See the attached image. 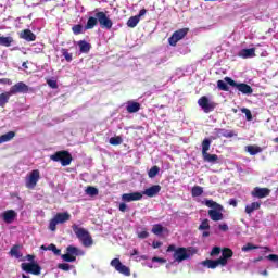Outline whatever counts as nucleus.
<instances>
[{"instance_id":"obj_1","label":"nucleus","mask_w":278,"mask_h":278,"mask_svg":"<svg viewBox=\"0 0 278 278\" xmlns=\"http://www.w3.org/2000/svg\"><path fill=\"white\" fill-rule=\"evenodd\" d=\"M230 257H233V251L229 248H225L222 251V256L217 260H205L202 261L200 264L201 266H204L205 268H211L214 270V268H218V266H227V262H229Z\"/></svg>"},{"instance_id":"obj_2","label":"nucleus","mask_w":278,"mask_h":278,"mask_svg":"<svg viewBox=\"0 0 278 278\" xmlns=\"http://www.w3.org/2000/svg\"><path fill=\"white\" fill-rule=\"evenodd\" d=\"M72 229L76 237L80 240L83 247L90 248L93 244L92 237L90 232L85 228L78 227L76 224L72 226Z\"/></svg>"},{"instance_id":"obj_3","label":"nucleus","mask_w":278,"mask_h":278,"mask_svg":"<svg viewBox=\"0 0 278 278\" xmlns=\"http://www.w3.org/2000/svg\"><path fill=\"white\" fill-rule=\"evenodd\" d=\"M173 251H174V254H173L174 262H177L178 264H180V262H184L186 260H190V256L192 255L189 249H186V248L177 249L175 245H169L167 248V252L170 253Z\"/></svg>"},{"instance_id":"obj_4","label":"nucleus","mask_w":278,"mask_h":278,"mask_svg":"<svg viewBox=\"0 0 278 278\" xmlns=\"http://www.w3.org/2000/svg\"><path fill=\"white\" fill-rule=\"evenodd\" d=\"M79 255H86V252L77 247L68 245L66 248V254L61 255V258L63 262H76Z\"/></svg>"},{"instance_id":"obj_5","label":"nucleus","mask_w":278,"mask_h":278,"mask_svg":"<svg viewBox=\"0 0 278 278\" xmlns=\"http://www.w3.org/2000/svg\"><path fill=\"white\" fill-rule=\"evenodd\" d=\"M68 220H71L68 212L58 213L49 223L50 231H55L58 229V225H64V223H68Z\"/></svg>"},{"instance_id":"obj_6","label":"nucleus","mask_w":278,"mask_h":278,"mask_svg":"<svg viewBox=\"0 0 278 278\" xmlns=\"http://www.w3.org/2000/svg\"><path fill=\"white\" fill-rule=\"evenodd\" d=\"M38 181H40V170L34 169L26 175L25 186L28 190H34L38 186Z\"/></svg>"},{"instance_id":"obj_7","label":"nucleus","mask_w":278,"mask_h":278,"mask_svg":"<svg viewBox=\"0 0 278 278\" xmlns=\"http://www.w3.org/2000/svg\"><path fill=\"white\" fill-rule=\"evenodd\" d=\"M50 160L53 162H61L62 166H70L71 162H73V157L71 153L66 151H60L50 156Z\"/></svg>"},{"instance_id":"obj_8","label":"nucleus","mask_w":278,"mask_h":278,"mask_svg":"<svg viewBox=\"0 0 278 278\" xmlns=\"http://www.w3.org/2000/svg\"><path fill=\"white\" fill-rule=\"evenodd\" d=\"M224 81H226L229 86H232V88H237L241 94H253V88L244 83H235L233 79L229 77H225Z\"/></svg>"},{"instance_id":"obj_9","label":"nucleus","mask_w":278,"mask_h":278,"mask_svg":"<svg viewBox=\"0 0 278 278\" xmlns=\"http://www.w3.org/2000/svg\"><path fill=\"white\" fill-rule=\"evenodd\" d=\"M110 266L116 270V273H119V275H124V277H130L131 276V269L124 265L121 262V258H113L110 263Z\"/></svg>"},{"instance_id":"obj_10","label":"nucleus","mask_w":278,"mask_h":278,"mask_svg":"<svg viewBox=\"0 0 278 278\" xmlns=\"http://www.w3.org/2000/svg\"><path fill=\"white\" fill-rule=\"evenodd\" d=\"M198 105L201 106V109L203 110V112H205V114H210V112H214V110L216 109L215 102L210 100L205 96L201 97L198 100Z\"/></svg>"},{"instance_id":"obj_11","label":"nucleus","mask_w":278,"mask_h":278,"mask_svg":"<svg viewBox=\"0 0 278 278\" xmlns=\"http://www.w3.org/2000/svg\"><path fill=\"white\" fill-rule=\"evenodd\" d=\"M96 17L98 18V23L102 29H112L114 23L111 21L110 16L105 14V12L100 11L96 13Z\"/></svg>"},{"instance_id":"obj_12","label":"nucleus","mask_w":278,"mask_h":278,"mask_svg":"<svg viewBox=\"0 0 278 278\" xmlns=\"http://www.w3.org/2000/svg\"><path fill=\"white\" fill-rule=\"evenodd\" d=\"M21 268H22V270H24V273H28L30 275H40V273L42 270L40 265H38V263H36V262L22 263Z\"/></svg>"},{"instance_id":"obj_13","label":"nucleus","mask_w":278,"mask_h":278,"mask_svg":"<svg viewBox=\"0 0 278 278\" xmlns=\"http://www.w3.org/2000/svg\"><path fill=\"white\" fill-rule=\"evenodd\" d=\"M186 34H188V29L186 28L176 30L168 39L170 47H176L179 40H184V38H186Z\"/></svg>"},{"instance_id":"obj_14","label":"nucleus","mask_w":278,"mask_h":278,"mask_svg":"<svg viewBox=\"0 0 278 278\" xmlns=\"http://www.w3.org/2000/svg\"><path fill=\"white\" fill-rule=\"evenodd\" d=\"M10 94L14 96V94H27V92H29V86H27L25 83L20 81L17 84H15L14 86H12L10 88Z\"/></svg>"},{"instance_id":"obj_15","label":"nucleus","mask_w":278,"mask_h":278,"mask_svg":"<svg viewBox=\"0 0 278 278\" xmlns=\"http://www.w3.org/2000/svg\"><path fill=\"white\" fill-rule=\"evenodd\" d=\"M142 199V192H132V193H124L122 195V201L124 203H131V201H141Z\"/></svg>"},{"instance_id":"obj_16","label":"nucleus","mask_w":278,"mask_h":278,"mask_svg":"<svg viewBox=\"0 0 278 278\" xmlns=\"http://www.w3.org/2000/svg\"><path fill=\"white\" fill-rule=\"evenodd\" d=\"M16 216L18 214L14 210H8L1 214V218L7 223L8 225H11L13 220H16Z\"/></svg>"},{"instance_id":"obj_17","label":"nucleus","mask_w":278,"mask_h":278,"mask_svg":"<svg viewBox=\"0 0 278 278\" xmlns=\"http://www.w3.org/2000/svg\"><path fill=\"white\" fill-rule=\"evenodd\" d=\"M270 195V189L268 188H260L256 187L252 191V197H255L256 199H265V197Z\"/></svg>"},{"instance_id":"obj_18","label":"nucleus","mask_w":278,"mask_h":278,"mask_svg":"<svg viewBox=\"0 0 278 278\" xmlns=\"http://www.w3.org/2000/svg\"><path fill=\"white\" fill-rule=\"evenodd\" d=\"M160 190H162V187L160 185H154V186L146 189L143 192H141V194H142V197L144 194L146 197L153 198V197H157V194H160Z\"/></svg>"},{"instance_id":"obj_19","label":"nucleus","mask_w":278,"mask_h":278,"mask_svg":"<svg viewBox=\"0 0 278 278\" xmlns=\"http://www.w3.org/2000/svg\"><path fill=\"white\" fill-rule=\"evenodd\" d=\"M208 216H210L211 220H214L215 223L218 220H223V218H224L223 210L212 208L208 211Z\"/></svg>"},{"instance_id":"obj_20","label":"nucleus","mask_w":278,"mask_h":278,"mask_svg":"<svg viewBox=\"0 0 278 278\" xmlns=\"http://www.w3.org/2000/svg\"><path fill=\"white\" fill-rule=\"evenodd\" d=\"M238 55H239V58H242L243 60H249L251 58H255V48L242 49Z\"/></svg>"},{"instance_id":"obj_21","label":"nucleus","mask_w":278,"mask_h":278,"mask_svg":"<svg viewBox=\"0 0 278 278\" xmlns=\"http://www.w3.org/2000/svg\"><path fill=\"white\" fill-rule=\"evenodd\" d=\"M21 38H23L24 40H26L27 42H34V40H36V34H34L31 30L29 29H25L22 35Z\"/></svg>"},{"instance_id":"obj_22","label":"nucleus","mask_w":278,"mask_h":278,"mask_svg":"<svg viewBox=\"0 0 278 278\" xmlns=\"http://www.w3.org/2000/svg\"><path fill=\"white\" fill-rule=\"evenodd\" d=\"M204 162H208V164H218V155L210 154L208 152L202 154Z\"/></svg>"},{"instance_id":"obj_23","label":"nucleus","mask_w":278,"mask_h":278,"mask_svg":"<svg viewBox=\"0 0 278 278\" xmlns=\"http://www.w3.org/2000/svg\"><path fill=\"white\" fill-rule=\"evenodd\" d=\"M262 204L260 202H252L251 204L245 205V214L251 215L252 212L260 210Z\"/></svg>"},{"instance_id":"obj_24","label":"nucleus","mask_w":278,"mask_h":278,"mask_svg":"<svg viewBox=\"0 0 278 278\" xmlns=\"http://www.w3.org/2000/svg\"><path fill=\"white\" fill-rule=\"evenodd\" d=\"M12 93L10 91L3 92L0 94V108H5V104L9 103Z\"/></svg>"},{"instance_id":"obj_25","label":"nucleus","mask_w":278,"mask_h":278,"mask_svg":"<svg viewBox=\"0 0 278 278\" xmlns=\"http://www.w3.org/2000/svg\"><path fill=\"white\" fill-rule=\"evenodd\" d=\"M99 23V18L93 17V16H90L87 21V24L85 25V29L88 30V29H94V27H97Z\"/></svg>"},{"instance_id":"obj_26","label":"nucleus","mask_w":278,"mask_h":278,"mask_svg":"<svg viewBox=\"0 0 278 278\" xmlns=\"http://www.w3.org/2000/svg\"><path fill=\"white\" fill-rule=\"evenodd\" d=\"M127 112L129 114H135V112H138L140 110V103L138 102H128L126 106Z\"/></svg>"},{"instance_id":"obj_27","label":"nucleus","mask_w":278,"mask_h":278,"mask_svg":"<svg viewBox=\"0 0 278 278\" xmlns=\"http://www.w3.org/2000/svg\"><path fill=\"white\" fill-rule=\"evenodd\" d=\"M11 257H15V260H21L23 257V253H21V245H14L10 251Z\"/></svg>"},{"instance_id":"obj_28","label":"nucleus","mask_w":278,"mask_h":278,"mask_svg":"<svg viewBox=\"0 0 278 278\" xmlns=\"http://www.w3.org/2000/svg\"><path fill=\"white\" fill-rule=\"evenodd\" d=\"M14 136H16L14 131H9L0 136V144H3L4 142H10V140H13Z\"/></svg>"},{"instance_id":"obj_29","label":"nucleus","mask_w":278,"mask_h":278,"mask_svg":"<svg viewBox=\"0 0 278 278\" xmlns=\"http://www.w3.org/2000/svg\"><path fill=\"white\" fill-rule=\"evenodd\" d=\"M245 151L250 154V155H257V153H262V148L257 147V146H247L245 147Z\"/></svg>"},{"instance_id":"obj_30","label":"nucleus","mask_w":278,"mask_h":278,"mask_svg":"<svg viewBox=\"0 0 278 278\" xmlns=\"http://www.w3.org/2000/svg\"><path fill=\"white\" fill-rule=\"evenodd\" d=\"M42 251H53L54 255H60L62 251L55 247V244L51 243L50 245H41Z\"/></svg>"},{"instance_id":"obj_31","label":"nucleus","mask_w":278,"mask_h":278,"mask_svg":"<svg viewBox=\"0 0 278 278\" xmlns=\"http://www.w3.org/2000/svg\"><path fill=\"white\" fill-rule=\"evenodd\" d=\"M204 205H206V207H211L212 210H223V205L213 200H204Z\"/></svg>"},{"instance_id":"obj_32","label":"nucleus","mask_w":278,"mask_h":278,"mask_svg":"<svg viewBox=\"0 0 278 278\" xmlns=\"http://www.w3.org/2000/svg\"><path fill=\"white\" fill-rule=\"evenodd\" d=\"M14 42L12 37H3L0 36V46L1 47H10Z\"/></svg>"},{"instance_id":"obj_33","label":"nucleus","mask_w":278,"mask_h":278,"mask_svg":"<svg viewBox=\"0 0 278 278\" xmlns=\"http://www.w3.org/2000/svg\"><path fill=\"white\" fill-rule=\"evenodd\" d=\"M215 134L220 138V137H224V138H232L233 137V134L232 132H228L227 130L225 129H220V128H216L215 129Z\"/></svg>"},{"instance_id":"obj_34","label":"nucleus","mask_w":278,"mask_h":278,"mask_svg":"<svg viewBox=\"0 0 278 278\" xmlns=\"http://www.w3.org/2000/svg\"><path fill=\"white\" fill-rule=\"evenodd\" d=\"M138 23H140V16L135 15L127 21V26L134 29V27H136Z\"/></svg>"},{"instance_id":"obj_35","label":"nucleus","mask_w":278,"mask_h":278,"mask_svg":"<svg viewBox=\"0 0 278 278\" xmlns=\"http://www.w3.org/2000/svg\"><path fill=\"white\" fill-rule=\"evenodd\" d=\"M78 47L80 49V53H88V51H90V43H88L87 41H79Z\"/></svg>"},{"instance_id":"obj_36","label":"nucleus","mask_w":278,"mask_h":278,"mask_svg":"<svg viewBox=\"0 0 278 278\" xmlns=\"http://www.w3.org/2000/svg\"><path fill=\"white\" fill-rule=\"evenodd\" d=\"M211 146H212V140H210L208 138H205L202 141V155H204L205 153H207V151H210Z\"/></svg>"},{"instance_id":"obj_37","label":"nucleus","mask_w":278,"mask_h":278,"mask_svg":"<svg viewBox=\"0 0 278 278\" xmlns=\"http://www.w3.org/2000/svg\"><path fill=\"white\" fill-rule=\"evenodd\" d=\"M110 144L113 147H118V144H123V138L117 136V137H112L109 140Z\"/></svg>"},{"instance_id":"obj_38","label":"nucleus","mask_w":278,"mask_h":278,"mask_svg":"<svg viewBox=\"0 0 278 278\" xmlns=\"http://www.w3.org/2000/svg\"><path fill=\"white\" fill-rule=\"evenodd\" d=\"M191 194H192V197H201V194H203V187L194 186L191 189Z\"/></svg>"},{"instance_id":"obj_39","label":"nucleus","mask_w":278,"mask_h":278,"mask_svg":"<svg viewBox=\"0 0 278 278\" xmlns=\"http://www.w3.org/2000/svg\"><path fill=\"white\" fill-rule=\"evenodd\" d=\"M227 80H218L217 81V88L219 89V90H224V92H228V90H229V86H227Z\"/></svg>"},{"instance_id":"obj_40","label":"nucleus","mask_w":278,"mask_h":278,"mask_svg":"<svg viewBox=\"0 0 278 278\" xmlns=\"http://www.w3.org/2000/svg\"><path fill=\"white\" fill-rule=\"evenodd\" d=\"M163 231H164V227H162V225L160 224L154 225L152 228V233H154V236H161Z\"/></svg>"},{"instance_id":"obj_41","label":"nucleus","mask_w":278,"mask_h":278,"mask_svg":"<svg viewBox=\"0 0 278 278\" xmlns=\"http://www.w3.org/2000/svg\"><path fill=\"white\" fill-rule=\"evenodd\" d=\"M61 53L63 58L66 60V62H73V54L68 52L65 48L61 50Z\"/></svg>"},{"instance_id":"obj_42","label":"nucleus","mask_w":278,"mask_h":278,"mask_svg":"<svg viewBox=\"0 0 278 278\" xmlns=\"http://www.w3.org/2000/svg\"><path fill=\"white\" fill-rule=\"evenodd\" d=\"M85 192L89 197H97V194H99V189L94 187H88Z\"/></svg>"},{"instance_id":"obj_43","label":"nucleus","mask_w":278,"mask_h":278,"mask_svg":"<svg viewBox=\"0 0 278 278\" xmlns=\"http://www.w3.org/2000/svg\"><path fill=\"white\" fill-rule=\"evenodd\" d=\"M72 31L73 34H75V36H79V34H84V26H81L80 24L74 25L72 27Z\"/></svg>"},{"instance_id":"obj_44","label":"nucleus","mask_w":278,"mask_h":278,"mask_svg":"<svg viewBox=\"0 0 278 278\" xmlns=\"http://www.w3.org/2000/svg\"><path fill=\"white\" fill-rule=\"evenodd\" d=\"M157 173H160V167L153 166V167L149 170L148 176L150 177V179H153V177H157Z\"/></svg>"},{"instance_id":"obj_45","label":"nucleus","mask_w":278,"mask_h":278,"mask_svg":"<svg viewBox=\"0 0 278 278\" xmlns=\"http://www.w3.org/2000/svg\"><path fill=\"white\" fill-rule=\"evenodd\" d=\"M137 236L141 240H144V239L149 238V232L147 231V229L143 228L142 230H137Z\"/></svg>"},{"instance_id":"obj_46","label":"nucleus","mask_w":278,"mask_h":278,"mask_svg":"<svg viewBox=\"0 0 278 278\" xmlns=\"http://www.w3.org/2000/svg\"><path fill=\"white\" fill-rule=\"evenodd\" d=\"M253 249H257V245H253L252 243H247L241 248V251H243V253H249V251H253Z\"/></svg>"},{"instance_id":"obj_47","label":"nucleus","mask_w":278,"mask_h":278,"mask_svg":"<svg viewBox=\"0 0 278 278\" xmlns=\"http://www.w3.org/2000/svg\"><path fill=\"white\" fill-rule=\"evenodd\" d=\"M58 268H59L60 270L68 271L70 269L73 268V266L70 265L68 263H60V264L58 265Z\"/></svg>"},{"instance_id":"obj_48","label":"nucleus","mask_w":278,"mask_h":278,"mask_svg":"<svg viewBox=\"0 0 278 278\" xmlns=\"http://www.w3.org/2000/svg\"><path fill=\"white\" fill-rule=\"evenodd\" d=\"M242 114H245L247 121H253V115L251 114V110L243 108L241 109Z\"/></svg>"},{"instance_id":"obj_49","label":"nucleus","mask_w":278,"mask_h":278,"mask_svg":"<svg viewBox=\"0 0 278 278\" xmlns=\"http://www.w3.org/2000/svg\"><path fill=\"white\" fill-rule=\"evenodd\" d=\"M266 260H269V262H273L276 264V268H278V255L277 254H269L266 256Z\"/></svg>"},{"instance_id":"obj_50","label":"nucleus","mask_w":278,"mask_h":278,"mask_svg":"<svg viewBox=\"0 0 278 278\" xmlns=\"http://www.w3.org/2000/svg\"><path fill=\"white\" fill-rule=\"evenodd\" d=\"M199 229H200L201 231H204V230L210 229V220L204 219V220L201 223V225L199 226Z\"/></svg>"},{"instance_id":"obj_51","label":"nucleus","mask_w":278,"mask_h":278,"mask_svg":"<svg viewBox=\"0 0 278 278\" xmlns=\"http://www.w3.org/2000/svg\"><path fill=\"white\" fill-rule=\"evenodd\" d=\"M30 51H33V53H42V45L40 43L35 45V47H33Z\"/></svg>"},{"instance_id":"obj_52","label":"nucleus","mask_w":278,"mask_h":278,"mask_svg":"<svg viewBox=\"0 0 278 278\" xmlns=\"http://www.w3.org/2000/svg\"><path fill=\"white\" fill-rule=\"evenodd\" d=\"M152 263L153 264H166V260L165 258H162V257H157V256H154L152 257Z\"/></svg>"},{"instance_id":"obj_53","label":"nucleus","mask_w":278,"mask_h":278,"mask_svg":"<svg viewBox=\"0 0 278 278\" xmlns=\"http://www.w3.org/2000/svg\"><path fill=\"white\" fill-rule=\"evenodd\" d=\"M216 255H220V248L219 247H214L211 251V256L214 257Z\"/></svg>"},{"instance_id":"obj_54","label":"nucleus","mask_w":278,"mask_h":278,"mask_svg":"<svg viewBox=\"0 0 278 278\" xmlns=\"http://www.w3.org/2000/svg\"><path fill=\"white\" fill-rule=\"evenodd\" d=\"M47 84L50 88H53V89L58 88V81L56 80L49 79V80H47Z\"/></svg>"},{"instance_id":"obj_55","label":"nucleus","mask_w":278,"mask_h":278,"mask_svg":"<svg viewBox=\"0 0 278 278\" xmlns=\"http://www.w3.org/2000/svg\"><path fill=\"white\" fill-rule=\"evenodd\" d=\"M0 84L12 86V80H10V78H2L0 79Z\"/></svg>"},{"instance_id":"obj_56","label":"nucleus","mask_w":278,"mask_h":278,"mask_svg":"<svg viewBox=\"0 0 278 278\" xmlns=\"http://www.w3.org/2000/svg\"><path fill=\"white\" fill-rule=\"evenodd\" d=\"M119 212H127V204L125 202L119 203Z\"/></svg>"},{"instance_id":"obj_57","label":"nucleus","mask_w":278,"mask_h":278,"mask_svg":"<svg viewBox=\"0 0 278 278\" xmlns=\"http://www.w3.org/2000/svg\"><path fill=\"white\" fill-rule=\"evenodd\" d=\"M152 247L153 249H160V247H162V241H153Z\"/></svg>"},{"instance_id":"obj_58","label":"nucleus","mask_w":278,"mask_h":278,"mask_svg":"<svg viewBox=\"0 0 278 278\" xmlns=\"http://www.w3.org/2000/svg\"><path fill=\"white\" fill-rule=\"evenodd\" d=\"M219 229H220V231H228L229 230V226H227V224H220L219 225Z\"/></svg>"},{"instance_id":"obj_59","label":"nucleus","mask_w":278,"mask_h":278,"mask_svg":"<svg viewBox=\"0 0 278 278\" xmlns=\"http://www.w3.org/2000/svg\"><path fill=\"white\" fill-rule=\"evenodd\" d=\"M144 14H147V10H146V9H141V10L139 11V14L136 15V16H139V21H140V17H141V16H144Z\"/></svg>"},{"instance_id":"obj_60","label":"nucleus","mask_w":278,"mask_h":278,"mask_svg":"<svg viewBox=\"0 0 278 278\" xmlns=\"http://www.w3.org/2000/svg\"><path fill=\"white\" fill-rule=\"evenodd\" d=\"M35 257H36V256H34V255H31V254L26 255V260H27V262H29V263H33L34 260H35Z\"/></svg>"},{"instance_id":"obj_61","label":"nucleus","mask_w":278,"mask_h":278,"mask_svg":"<svg viewBox=\"0 0 278 278\" xmlns=\"http://www.w3.org/2000/svg\"><path fill=\"white\" fill-rule=\"evenodd\" d=\"M147 266H148V268H160V266L153 264V262L152 263H147Z\"/></svg>"},{"instance_id":"obj_62","label":"nucleus","mask_w":278,"mask_h":278,"mask_svg":"<svg viewBox=\"0 0 278 278\" xmlns=\"http://www.w3.org/2000/svg\"><path fill=\"white\" fill-rule=\"evenodd\" d=\"M260 275H263L264 277H268V270H263L260 273Z\"/></svg>"},{"instance_id":"obj_63","label":"nucleus","mask_w":278,"mask_h":278,"mask_svg":"<svg viewBox=\"0 0 278 278\" xmlns=\"http://www.w3.org/2000/svg\"><path fill=\"white\" fill-rule=\"evenodd\" d=\"M202 236H203V238H207V237L210 236V231H204V232L202 233Z\"/></svg>"},{"instance_id":"obj_64","label":"nucleus","mask_w":278,"mask_h":278,"mask_svg":"<svg viewBox=\"0 0 278 278\" xmlns=\"http://www.w3.org/2000/svg\"><path fill=\"white\" fill-rule=\"evenodd\" d=\"M262 260H264V257L260 256L258 258L254 260V263L257 264V262H262Z\"/></svg>"}]
</instances>
